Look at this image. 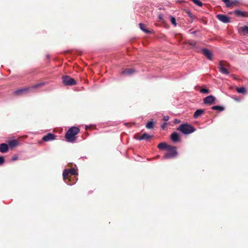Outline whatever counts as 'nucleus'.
Listing matches in <instances>:
<instances>
[{"label":"nucleus","instance_id":"f257e3e1","mask_svg":"<svg viewBox=\"0 0 248 248\" xmlns=\"http://www.w3.org/2000/svg\"><path fill=\"white\" fill-rule=\"evenodd\" d=\"M80 131L79 129L75 126L70 128L65 134V139L67 141L69 142H74L76 140L75 136Z\"/></svg>","mask_w":248,"mask_h":248},{"label":"nucleus","instance_id":"39448f33","mask_svg":"<svg viewBox=\"0 0 248 248\" xmlns=\"http://www.w3.org/2000/svg\"><path fill=\"white\" fill-rule=\"evenodd\" d=\"M76 174V171L74 168L65 169L62 173L64 180H66L69 178V175H75Z\"/></svg>","mask_w":248,"mask_h":248},{"label":"nucleus","instance_id":"9d476101","mask_svg":"<svg viewBox=\"0 0 248 248\" xmlns=\"http://www.w3.org/2000/svg\"><path fill=\"white\" fill-rule=\"evenodd\" d=\"M218 69L219 71L222 74L226 75H228L229 74V71L223 66L222 63L221 62H219V64L218 65Z\"/></svg>","mask_w":248,"mask_h":248},{"label":"nucleus","instance_id":"20e7f679","mask_svg":"<svg viewBox=\"0 0 248 248\" xmlns=\"http://www.w3.org/2000/svg\"><path fill=\"white\" fill-rule=\"evenodd\" d=\"M62 82L65 86H72L76 84V81L72 78L68 76L62 77Z\"/></svg>","mask_w":248,"mask_h":248},{"label":"nucleus","instance_id":"72a5a7b5","mask_svg":"<svg viewBox=\"0 0 248 248\" xmlns=\"http://www.w3.org/2000/svg\"><path fill=\"white\" fill-rule=\"evenodd\" d=\"M17 158H18L17 156H13L12 158V160L13 161H15V160H16L17 159Z\"/></svg>","mask_w":248,"mask_h":248},{"label":"nucleus","instance_id":"1a4fd4ad","mask_svg":"<svg viewBox=\"0 0 248 248\" xmlns=\"http://www.w3.org/2000/svg\"><path fill=\"white\" fill-rule=\"evenodd\" d=\"M55 139V136L54 134L48 133L46 136H44L42 140L45 141H48L53 140Z\"/></svg>","mask_w":248,"mask_h":248},{"label":"nucleus","instance_id":"a878e982","mask_svg":"<svg viewBox=\"0 0 248 248\" xmlns=\"http://www.w3.org/2000/svg\"><path fill=\"white\" fill-rule=\"evenodd\" d=\"M192 1L199 7H201L202 5V3L200 0H192Z\"/></svg>","mask_w":248,"mask_h":248},{"label":"nucleus","instance_id":"7c9ffc66","mask_svg":"<svg viewBox=\"0 0 248 248\" xmlns=\"http://www.w3.org/2000/svg\"><path fill=\"white\" fill-rule=\"evenodd\" d=\"M231 2H232V6L233 5H235V4H237V3H239V1L238 0H231Z\"/></svg>","mask_w":248,"mask_h":248},{"label":"nucleus","instance_id":"393cba45","mask_svg":"<svg viewBox=\"0 0 248 248\" xmlns=\"http://www.w3.org/2000/svg\"><path fill=\"white\" fill-rule=\"evenodd\" d=\"M46 84V82H41V83H37V84H36L34 85H33L31 88H39V87H40L42 86H44Z\"/></svg>","mask_w":248,"mask_h":248},{"label":"nucleus","instance_id":"2f4dec72","mask_svg":"<svg viewBox=\"0 0 248 248\" xmlns=\"http://www.w3.org/2000/svg\"><path fill=\"white\" fill-rule=\"evenodd\" d=\"M169 120V116L168 115H165L163 116V120L164 121H168Z\"/></svg>","mask_w":248,"mask_h":248},{"label":"nucleus","instance_id":"2eb2a0df","mask_svg":"<svg viewBox=\"0 0 248 248\" xmlns=\"http://www.w3.org/2000/svg\"><path fill=\"white\" fill-rule=\"evenodd\" d=\"M8 150V145L6 143L0 144V151L2 153H6Z\"/></svg>","mask_w":248,"mask_h":248},{"label":"nucleus","instance_id":"6e6552de","mask_svg":"<svg viewBox=\"0 0 248 248\" xmlns=\"http://www.w3.org/2000/svg\"><path fill=\"white\" fill-rule=\"evenodd\" d=\"M202 53L206 57V58L211 60L213 57V54L212 52L207 48H204L202 50Z\"/></svg>","mask_w":248,"mask_h":248},{"label":"nucleus","instance_id":"5701e85b","mask_svg":"<svg viewBox=\"0 0 248 248\" xmlns=\"http://www.w3.org/2000/svg\"><path fill=\"white\" fill-rule=\"evenodd\" d=\"M139 26L141 30H142L143 31H144L145 33H149L150 32V31L148 30H146L145 29V25L142 23H140Z\"/></svg>","mask_w":248,"mask_h":248},{"label":"nucleus","instance_id":"6ab92c4d","mask_svg":"<svg viewBox=\"0 0 248 248\" xmlns=\"http://www.w3.org/2000/svg\"><path fill=\"white\" fill-rule=\"evenodd\" d=\"M135 72V70L133 69H129L123 71L122 72L123 75H130Z\"/></svg>","mask_w":248,"mask_h":248},{"label":"nucleus","instance_id":"412c9836","mask_svg":"<svg viewBox=\"0 0 248 248\" xmlns=\"http://www.w3.org/2000/svg\"><path fill=\"white\" fill-rule=\"evenodd\" d=\"M236 91L240 93L245 94L246 93V90L245 87L237 88Z\"/></svg>","mask_w":248,"mask_h":248},{"label":"nucleus","instance_id":"cd10ccee","mask_svg":"<svg viewBox=\"0 0 248 248\" xmlns=\"http://www.w3.org/2000/svg\"><path fill=\"white\" fill-rule=\"evenodd\" d=\"M170 20L172 24H173L174 26H176L177 25L175 18L173 16H170Z\"/></svg>","mask_w":248,"mask_h":248},{"label":"nucleus","instance_id":"4468645a","mask_svg":"<svg viewBox=\"0 0 248 248\" xmlns=\"http://www.w3.org/2000/svg\"><path fill=\"white\" fill-rule=\"evenodd\" d=\"M171 140L175 142H178L179 140V135L176 132H174L171 134L170 136Z\"/></svg>","mask_w":248,"mask_h":248},{"label":"nucleus","instance_id":"c756f323","mask_svg":"<svg viewBox=\"0 0 248 248\" xmlns=\"http://www.w3.org/2000/svg\"><path fill=\"white\" fill-rule=\"evenodd\" d=\"M201 92L203 93H209V90L207 89H202L201 90Z\"/></svg>","mask_w":248,"mask_h":248},{"label":"nucleus","instance_id":"f3484780","mask_svg":"<svg viewBox=\"0 0 248 248\" xmlns=\"http://www.w3.org/2000/svg\"><path fill=\"white\" fill-rule=\"evenodd\" d=\"M169 146L164 142H161L158 145L157 147L160 149H168Z\"/></svg>","mask_w":248,"mask_h":248},{"label":"nucleus","instance_id":"0eeeda50","mask_svg":"<svg viewBox=\"0 0 248 248\" xmlns=\"http://www.w3.org/2000/svg\"><path fill=\"white\" fill-rule=\"evenodd\" d=\"M217 18L221 22L224 23H228L230 22V18L225 15L219 14L217 16Z\"/></svg>","mask_w":248,"mask_h":248},{"label":"nucleus","instance_id":"473e14b6","mask_svg":"<svg viewBox=\"0 0 248 248\" xmlns=\"http://www.w3.org/2000/svg\"><path fill=\"white\" fill-rule=\"evenodd\" d=\"M4 158L2 156H0V165L2 164L4 162Z\"/></svg>","mask_w":248,"mask_h":248},{"label":"nucleus","instance_id":"4c0bfd02","mask_svg":"<svg viewBox=\"0 0 248 248\" xmlns=\"http://www.w3.org/2000/svg\"><path fill=\"white\" fill-rule=\"evenodd\" d=\"M64 181H66V180H64ZM65 182L67 183V184H68V183H67V182Z\"/></svg>","mask_w":248,"mask_h":248},{"label":"nucleus","instance_id":"423d86ee","mask_svg":"<svg viewBox=\"0 0 248 248\" xmlns=\"http://www.w3.org/2000/svg\"><path fill=\"white\" fill-rule=\"evenodd\" d=\"M216 98L211 95L205 97L203 99V103L207 105H212L215 103Z\"/></svg>","mask_w":248,"mask_h":248},{"label":"nucleus","instance_id":"c9c22d12","mask_svg":"<svg viewBox=\"0 0 248 248\" xmlns=\"http://www.w3.org/2000/svg\"><path fill=\"white\" fill-rule=\"evenodd\" d=\"M162 128H164L165 127V124H163V125L162 126Z\"/></svg>","mask_w":248,"mask_h":248},{"label":"nucleus","instance_id":"a211bd4d","mask_svg":"<svg viewBox=\"0 0 248 248\" xmlns=\"http://www.w3.org/2000/svg\"><path fill=\"white\" fill-rule=\"evenodd\" d=\"M29 90V88H24V89H20L14 91V93L16 95H18L23 92H25Z\"/></svg>","mask_w":248,"mask_h":248},{"label":"nucleus","instance_id":"9b49d317","mask_svg":"<svg viewBox=\"0 0 248 248\" xmlns=\"http://www.w3.org/2000/svg\"><path fill=\"white\" fill-rule=\"evenodd\" d=\"M152 136L148 134L147 133H144L137 139L139 140H148L152 138Z\"/></svg>","mask_w":248,"mask_h":248},{"label":"nucleus","instance_id":"ddd939ff","mask_svg":"<svg viewBox=\"0 0 248 248\" xmlns=\"http://www.w3.org/2000/svg\"><path fill=\"white\" fill-rule=\"evenodd\" d=\"M9 147L11 148L15 147L18 145V142L16 140H9L8 141Z\"/></svg>","mask_w":248,"mask_h":248},{"label":"nucleus","instance_id":"e433bc0d","mask_svg":"<svg viewBox=\"0 0 248 248\" xmlns=\"http://www.w3.org/2000/svg\"><path fill=\"white\" fill-rule=\"evenodd\" d=\"M159 18L160 19H161V15H159Z\"/></svg>","mask_w":248,"mask_h":248},{"label":"nucleus","instance_id":"7ed1b4c3","mask_svg":"<svg viewBox=\"0 0 248 248\" xmlns=\"http://www.w3.org/2000/svg\"><path fill=\"white\" fill-rule=\"evenodd\" d=\"M168 152L163 156L164 159H170L175 157L177 155L176 148L175 146L169 145Z\"/></svg>","mask_w":248,"mask_h":248},{"label":"nucleus","instance_id":"aec40b11","mask_svg":"<svg viewBox=\"0 0 248 248\" xmlns=\"http://www.w3.org/2000/svg\"><path fill=\"white\" fill-rule=\"evenodd\" d=\"M211 109L213 110H218L219 111H222L224 110V108L220 106H214L211 108Z\"/></svg>","mask_w":248,"mask_h":248},{"label":"nucleus","instance_id":"c85d7f7f","mask_svg":"<svg viewBox=\"0 0 248 248\" xmlns=\"http://www.w3.org/2000/svg\"><path fill=\"white\" fill-rule=\"evenodd\" d=\"M188 44L192 47H195L196 46V42L194 40H189Z\"/></svg>","mask_w":248,"mask_h":248},{"label":"nucleus","instance_id":"f03ea898","mask_svg":"<svg viewBox=\"0 0 248 248\" xmlns=\"http://www.w3.org/2000/svg\"><path fill=\"white\" fill-rule=\"evenodd\" d=\"M178 130L180 131L184 134L187 135L194 132L195 129L193 126L189 124H182L179 126Z\"/></svg>","mask_w":248,"mask_h":248},{"label":"nucleus","instance_id":"b1692460","mask_svg":"<svg viewBox=\"0 0 248 248\" xmlns=\"http://www.w3.org/2000/svg\"><path fill=\"white\" fill-rule=\"evenodd\" d=\"M221 0L225 3L226 6L227 7H230L232 6V2H231V0Z\"/></svg>","mask_w":248,"mask_h":248},{"label":"nucleus","instance_id":"f8f14e48","mask_svg":"<svg viewBox=\"0 0 248 248\" xmlns=\"http://www.w3.org/2000/svg\"><path fill=\"white\" fill-rule=\"evenodd\" d=\"M204 112H205V111L203 109H197L194 112V115H193V117L195 119H197L198 117H199L201 115H202Z\"/></svg>","mask_w":248,"mask_h":248},{"label":"nucleus","instance_id":"4be33fe9","mask_svg":"<svg viewBox=\"0 0 248 248\" xmlns=\"http://www.w3.org/2000/svg\"><path fill=\"white\" fill-rule=\"evenodd\" d=\"M146 127L148 129H152L154 127V122L153 121L149 122L146 125Z\"/></svg>","mask_w":248,"mask_h":248},{"label":"nucleus","instance_id":"dca6fc26","mask_svg":"<svg viewBox=\"0 0 248 248\" xmlns=\"http://www.w3.org/2000/svg\"><path fill=\"white\" fill-rule=\"evenodd\" d=\"M234 14L236 16L240 17H247V14L246 13L241 11L239 10H236L234 11Z\"/></svg>","mask_w":248,"mask_h":248},{"label":"nucleus","instance_id":"bb28decb","mask_svg":"<svg viewBox=\"0 0 248 248\" xmlns=\"http://www.w3.org/2000/svg\"><path fill=\"white\" fill-rule=\"evenodd\" d=\"M242 31L244 34L248 33V26H245L241 28Z\"/></svg>","mask_w":248,"mask_h":248},{"label":"nucleus","instance_id":"f704fd0d","mask_svg":"<svg viewBox=\"0 0 248 248\" xmlns=\"http://www.w3.org/2000/svg\"><path fill=\"white\" fill-rule=\"evenodd\" d=\"M191 33L193 35H196V31H192L191 32Z\"/></svg>","mask_w":248,"mask_h":248}]
</instances>
